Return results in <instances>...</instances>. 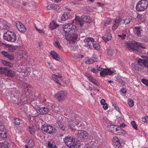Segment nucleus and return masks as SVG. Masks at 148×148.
Masks as SVG:
<instances>
[{"instance_id":"f257e3e1","label":"nucleus","mask_w":148,"mask_h":148,"mask_svg":"<svg viewBox=\"0 0 148 148\" xmlns=\"http://www.w3.org/2000/svg\"><path fill=\"white\" fill-rule=\"evenodd\" d=\"M63 29L64 33L66 34L65 38L70 42H75L77 39V33L78 29L75 25L71 23H68L63 25Z\"/></svg>"},{"instance_id":"f03ea898","label":"nucleus","mask_w":148,"mask_h":148,"mask_svg":"<svg viewBox=\"0 0 148 148\" xmlns=\"http://www.w3.org/2000/svg\"><path fill=\"white\" fill-rule=\"evenodd\" d=\"M63 140L66 145L70 148H75L78 144L77 140L75 141V138L71 136H66Z\"/></svg>"},{"instance_id":"7ed1b4c3","label":"nucleus","mask_w":148,"mask_h":148,"mask_svg":"<svg viewBox=\"0 0 148 148\" xmlns=\"http://www.w3.org/2000/svg\"><path fill=\"white\" fill-rule=\"evenodd\" d=\"M94 41L95 40L93 38L89 37L85 39L84 42L85 43V46L90 48L92 47V44L95 49L96 50L99 49H100L99 44L96 42L93 43Z\"/></svg>"},{"instance_id":"20e7f679","label":"nucleus","mask_w":148,"mask_h":148,"mask_svg":"<svg viewBox=\"0 0 148 148\" xmlns=\"http://www.w3.org/2000/svg\"><path fill=\"white\" fill-rule=\"evenodd\" d=\"M3 37L5 40L11 42H15L17 39L16 34L13 32L9 31L4 33Z\"/></svg>"},{"instance_id":"39448f33","label":"nucleus","mask_w":148,"mask_h":148,"mask_svg":"<svg viewBox=\"0 0 148 148\" xmlns=\"http://www.w3.org/2000/svg\"><path fill=\"white\" fill-rule=\"evenodd\" d=\"M75 21V23L77 25H80L81 26L83 25L85 22L87 23H90L91 21V20L89 16H82L80 18L78 16H76L74 19L73 21Z\"/></svg>"},{"instance_id":"423d86ee","label":"nucleus","mask_w":148,"mask_h":148,"mask_svg":"<svg viewBox=\"0 0 148 148\" xmlns=\"http://www.w3.org/2000/svg\"><path fill=\"white\" fill-rule=\"evenodd\" d=\"M148 7V1L147 0H141L137 4L136 9L138 11H143L146 9Z\"/></svg>"},{"instance_id":"0eeeda50","label":"nucleus","mask_w":148,"mask_h":148,"mask_svg":"<svg viewBox=\"0 0 148 148\" xmlns=\"http://www.w3.org/2000/svg\"><path fill=\"white\" fill-rule=\"evenodd\" d=\"M67 96V92L65 91H60L55 95V97L59 101H62Z\"/></svg>"},{"instance_id":"6e6552de","label":"nucleus","mask_w":148,"mask_h":148,"mask_svg":"<svg viewBox=\"0 0 148 148\" xmlns=\"http://www.w3.org/2000/svg\"><path fill=\"white\" fill-rule=\"evenodd\" d=\"M42 130L46 132L51 134L54 133L55 129L49 125L44 124L42 127Z\"/></svg>"},{"instance_id":"1a4fd4ad","label":"nucleus","mask_w":148,"mask_h":148,"mask_svg":"<svg viewBox=\"0 0 148 148\" xmlns=\"http://www.w3.org/2000/svg\"><path fill=\"white\" fill-rule=\"evenodd\" d=\"M148 60H143L142 59H139L138 60V63L134 65H132L134 66V69L137 71H139L141 69V67L143 65H144L146 62H147Z\"/></svg>"},{"instance_id":"9d476101","label":"nucleus","mask_w":148,"mask_h":148,"mask_svg":"<svg viewBox=\"0 0 148 148\" xmlns=\"http://www.w3.org/2000/svg\"><path fill=\"white\" fill-rule=\"evenodd\" d=\"M77 136L82 140H84L86 138L88 137V134L85 131L79 130L78 131Z\"/></svg>"},{"instance_id":"9b49d317","label":"nucleus","mask_w":148,"mask_h":148,"mask_svg":"<svg viewBox=\"0 0 148 148\" xmlns=\"http://www.w3.org/2000/svg\"><path fill=\"white\" fill-rule=\"evenodd\" d=\"M16 27L17 29L21 32H25L26 30L25 27L20 21H18L16 23Z\"/></svg>"},{"instance_id":"f8f14e48","label":"nucleus","mask_w":148,"mask_h":148,"mask_svg":"<svg viewBox=\"0 0 148 148\" xmlns=\"http://www.w3.org/2000/svg\"><path fill=\"white\" fill-rule=\"evenodd\" d=\"M114 72L111 71L110 69H102L101 71L100 72V75L101 77H105L107 75H111Z\"/></svg>"},{"instance_id":"ddd939ff","label":"nucleus","mask_w":148,"mask_h":148,"mask_svg":"<svg viewBox=\"0 0 148 148\" xmlns=\"http://www.w3.org/2000/svg\"><path fill=\"white\" fill-rule=\"evenodd\" d=\"M121 24V23L120 17H117L113 22V25L112 27V29L113 30H116L118 27L119 24Z\"/></svg>"},{"instance_id":"4468645a","label":"nucleus","mask_w":148,"mask_h":148,"mask_svg":"<svg viewBox=\"0 0 148 148\" xmlns=\"http://www.w3.org/2000/svg\"><path fill=\"white\" fill-rule=\"evenodd\" d=\"M112 141L115 148H121V146L119 140L116 137H114L113 138Z\"/></svg>"},{"instance_id":"2eb2a0df","label":"nucleus","mask_w":148,"mask_h":148,"mask_svg":"<svg viewBox=\"0 0 148 148\" xmlns=\"http://www.w3.org/2000/svg\"><path fill=\"white\" fill-rule=\"evenodd\" d=\"M97 60V58L93 57L91 58L86 57L84 60V61L87 64H90L96 62Z\"/></svg>"},{"instance_id":"dca6fc26","label":"nucleus","mask_w":148,"mask_h":148,"mask_svg":"<svg viewBox=\"0 0 148 148\" xmlns=\"http://www.w3.org/2000/svg\"><path fill=\"white\" fill-rule=\"evenodd\" d=\"M112 36L110 34L109 30H108L105 33L104 36L102 37V39L105 42H107L110 40Z\"/></svg>"},{"instance_id":"f3484780","label":"nucleus","mask_w":148,"mask_h":148,"mask_svg":"<svg viewBox=\"0 0 148 148\" xmlns=\"http://www.w3.org/2000/svg\"><path fill=\"white\" fill-rule=\"evenodd\" d=\"M52 77L54 81L57 84L61 85L60 82L61 80V78L62 77V76L60 75H56L53 74L52 75Z\"/></svg>"},{"instance_id":"a211bd4d","label":"nucleus","mask_w":148,"mask_h":148,"mask_svg":"<svg viewBox=\"0 0 148 148\" xmlns=\"http://www.w3.org/2000/svg\"><path fill=\"white\" fill-rule=\"evenodd\" d=\"M135 41H133L132 42H127L126 45L127 47L129 49L135 50L136 49L135 47H137V45L135 43Z\"/></svg>"},{"instance_id":"6ab92c4d","label":"nucleus","mask_w":148,"mask_h":148,"mask_svg":"<svg viewBox=\"0 0 148 148\" xmlns=\"http://www.w3.org/2000/svg\"><path fill=\"white\" fill-rule=\"evenodd\" d=\"M40 113L41 114H45L48 113L49 111V109L45 107L39 108V109Z\"/></svg>"},{"instance_id":"aec40b11","label":"nucleus","mask_w":148,"mask_h":148,"mask_svg":"<svg viewBox=\"0 0 148 148\" xmlns=\"http://www.w3.org/2000/svg\"><path fill=\"white\" fill-rule=\"evenodd\" d=\"M1 53L4 56L8 58L11 60H12L14 59V57L13 56L9 55L7 52L5 51H1Z\"/></svg>"},{"instance_id":"412c9836","label":"nucleus","mask_w":148,"mask_h":148,"mask_svg":"<svg viewBox=\"0 0 148 148\" xmlns=\"http://www.w3.org/2000/svg\"><path fill=\"white\" fill-rule=\"evenodd\" d=\"M86 76L90 81L93 84H95L96 85H97V81L95 79L88 74H86Z\"/></svg>"},{"instance_id":"4be33fe9","label":"nucleus","mask_w":148,"mask_h":148,"mask_svg":"<svg viewBox=\"0 0 148 148\" xmlns=\"http://www.w3.org/2000/svg\"><path fill=\"white\" fill-rule=\"evenodd\" d=\"M51 55L55 60L59 61L60 60V56L55 51H52L51 52Z\"/></svg>"},{"instance_id":"5701e85b","label":"nucleus","mask_w":148,"mask_h":148,"mask_svg":"<svg viewBox=\"0 0 148 148\" xmlns=\"http://www.w3.org/2000/svg\"><path fill=\"white\" fill-rule=\"evenodd\" d=\"M108 130L110 132L113 133L115 134L116 132V130L115 128H118V127H116V126L113 125H109L108 126Z\"/></svg>"},{"instance_id":"b1692460","label":"nucleus","mask_w":148,"mask_h":148,"mask_svg":"<svg viewBox=\"0 0 148 148\" xmlns=\"http://www.w3.org/2000/svg\"><path fill=\"white\" fill-rule=\"evenodd\" d=\"M70 14L69 12H66L62 15L61 19L62 21H65L68 20L69 18Z\"/></svg>"},{"instance_id":"393cba45","label":"nucleus","mask_w":148,"mask_h":148,"mask_svg":"<svg viewBox=\"0 0 148 148\" xmlns=\"http://www.w3.org/2000/svg\"><path fill=\"white\" fill-rule=\"evenodd\" d=\"M123 34L122 35H119L118 36L122 39H124L126 36H129V33H130V30L129 29H126L124 31Z\"/></svg>"},{"instance_id":"a878e982","label":"nucleus","mask_w":148,"mask_h":148,"mask_svg":"<svg viewBox=\"0 0 148 148\" xmlns=\"http://www.w3.org/2000/svg\"><path fill=\"white\" fill-rule=\"evenodd\" d=\"M15 124L17 125L22 126L23 124V121L18 118L15 119L14 120Z\"/></svg>"},{"instance_id":"bb28decb","label":"nucleus","mask_w":148,"mask_h":148,"mask_svg":"<svg viewBox=\"0 0 148 148\" xmlns=\"http://www.w3.org/2000/svg\"><path fill=\"white\" fill-rule=\"evenodd\" d=\"M116 131V132L115 134L118 135H120L121 134H123L124 132V130L121 129L120 127H118V128H115Z\"/></svg>"},{"instance_id":"cd10ccee","label":"nucleus","mask_w":148,"mask_h":148,"mask_svg":"<svg viewBox=\"0 0 148 148\" xmlns=\"http://www.w3.org/2000/svg\"><path fill=\"white\" fill-rule=\"evenodd\" d=\"M1 148H8L9 147V143L7 142L0 143Z\"/></svg>"},{"instance_id":"c85d7f7f","label":"nucleus","mask_w":148,"mask_h":148,"mask_svg":"<svg viewBox=\"0 0 148 148\" xmlns=\"http://www.w3.org/2000/svg\"><path fill=\"white\" fill-rule=\"evenodd\" d=\"M58 25L54 21H52L49 25V27L51 29L53 30L57 27Z\"/></svg>"},{"instance_id":"c756f323","label":"nucleus","mask_w":148,"mask_h":148,"mask_svg":"<svg viewBox=\"0 0 148 148\" xmlns=\"http://www.w3.org/2000/svg\"><path fill=\"white\" fill-rule=\"evenodd\" d=\"M132 19L129 18H127L125 19H123L121 20V24H127L130 23Z\"/></svg>"},{"instance_id":"7c9ffc66","label":"nucleus","mask_w":148,"mask_h":148,"mask_svg":"<svg viewBox=\"0 0 148 148\" xmlns=\"http://www.w3.org/2000/svg\"><path fill=\"white\" fill-rule=\"evenodd\" d=\"M22 86H24V88L25 89V91L26 92L27 91L26 93H29L30 90H29V86L27 84L25 83H23L22 84Z\"/></svg>"},{"instance_id":"2f4dec72","label":"nucleus","mask_w":148,"mask_h":148,"mask_svg":"<svg viewBox=\"0 0 148 148\" xmlns=\"http://www.w3.org/2000/svg\"><path fill=\"white\" fill-rule=\"evenodd\" d=\"M29 130L30 133L31 134H33L35 133L36 129L34 126L31 125L29 126Z\"/></svg>"},{"instance_id":"473e14b6","label":"nucleus","mask_w":148,"mask_h":148,"mask_svg":"<svg viewBox=\"0 0 148 148\" xmlns=\"http://www.w3.org/2000/svg\"><path fill=\"white\" fill-rule=\"evenodd\" d=\"M1 63L4 66H7L9 67H11L12 66V64L10 62L3 60H1Z\"/></svg>"},{"instance_id":"72a5a7b5","label":"nucleus","mask_w":148,"mask_h":148,"mask_svg":"<svg viewBox=\"0 0 148 148\" xmlns=\"http://www.w3.org/2000/svg\"><path fill=\"white\" fill-rule=\"evenodd\" d=\"M7 74H6L5 75L11 77H13L15 75V73L14 71H12L11 70H8V72H7Z\"/></svg>"},{"instance_id":"f704fd0d","label":"nucleus","mask_w":148,"mask_h":148,"mask_svg":"<svg viewBox=\"0 0 148 148\" xmlns=\"http://www.w3.org/2000/svg\"><path fill=\"white\" fill-rule=\"evenodd\" d=\"M112 22L110 18H108L104 22L103 27L106 28L109 24H110Z\"/></svg>"},{"instance_id":"c9c22d12","label":"nucleus","mask_w":148,"mask_h":148,"mask_svg":"<svg viewBox=\"0 0 148 148\" xmlns=\"http://www.w3.org/2000/svg\"><path fill=\"white\" fill-rule=\"evenodd\" d=\"M8 69L5 68L0 67V74H4L5 75L7 74Z\"/></svg>"},{"instance_id":"e433bc0d","label":"nucleus","mask_w":148,"mask_h":148,"mask_svg":"<svg viewBox=\"0 0 148 148\" xmlns=\"http://www.w3.org/2000/svg\"><path fill=\"white\" fill-rule=\"evenodd\" d=\"M57 123L60 127L62 130H64L65 129V126H64L63 123L60 121H59L57 122Z\"/></svg>"},{"instance_id":"4c0bfd02","label":"nucleus","mask_w":148,"mask_h":148,"mask_svg":"<svg viewBox=\"0 0 148 148\" xmlns=\"http://www.w3.org/2000/svg\"><path fill=\"white\" fill-rule=\"evenodd\" d=\"M54 45L55 46L59 49L62 50V47L60 45L59 42L58 41H56L55 42Z\"/></svg>"},{"instance_id":"58836bf2","label":"nucleus","mask_w":148,"mask_h":148,"mask_svg":"<svg viewBox=\"0 0 148 148\" xmlns=\"http://www.w3.org/2000/svg\"><path fill=\"white\" fill-rule=\"evenodd\" d=\"M28 145L30 147H33L34 146L35 143L32 139H31L29 141Z\"/></svg>"},{"instance_id":"ea45409f","label":"nucleus","mask_w":148,"mask_h":148,"mask_svg":"<svg viewBox=\"0 0 148 148\" xmlns=\"http://www.w3.org/2000/svg\"><path fill=\"white\" fill-rule=\"evenodd\" d=\"M128 103L130 107H132L134 105L133 101L132 99H128L127 100Z\"/></svg>"},{"instance_id":"a19ab883","label":"nucleus","mask_w":148,"mask_h":148,"mask_svg":"<svg viewBox=\"0 0 148 148\" xmlns=\"http://www.w3.org/2000/svg\"><path fill=\"white\" fill-rule=\"evenodd\" d=\"M25 66H21L18 69V71L19 72H22L25 73Z\"/></svg>"},{"instance_id":"79ce46f5","label":"nucleus","mask_w":148,"mask_h":148,"mask_svg":"<svg viewBox=\"0 0 148 148\" xmlns=\"http://www.w3.org/2000/svg\"><path fill=\"white\" fill-rule=\"evenodd\" d=\"M142 121L146 123H148V116H145L142 118Z\"/></svg>"},{"instance_id":"37998d69","label":"nucleus","mask_w":148,"mask_h":148,"mask_svg":"<svg viewBox=\"0 0 148 148\" xmlns=\"http://www.w3.org/2000/svg\"><path fill=\"white\" fill-rule=\"evenodd\" d=\"M141 82L143 84L148 86V80L145 79H141Z\"/></svg>"},{"instance_id":"c03bdc74","label":"nucleus","mask_w":148,"mask_h":148,"mask_svg":"<svg viewBox=\"0 0 148 148\" xmlns=\"http://www.w3.org/2000/svg\"><path fill=\"white\" fill-rule=\"evenodd\" d=\"M135 28L136 30V34L138 36H141V32L140 30V29L137 27H135Z\"/></svg>"},{"instance_id":"a18cd8bd","label":"nucleus","mask_w":148,"mask_h":148,"mask_svg":"<svg viewBox=\"0 0 148 148\" xmlns=\"http://www.w3.org/2000/svg\"><path fill=\"white\" fill-rule=\"evenodd\" d=\"M135 43L136 44V45H137V47H141L143 49L146 48V46L141 45V43L139 42H135Z\"/></svg>"},{"instance_id":"49530a36","label":"nucleus","mask_w":148,"mask_h":148,"mask_svg":"<svg viewBox=\"0 0 148 148\" xmlns=\"http://www.w3.org/2000/svg\"><path fill=\"white\" fill-rule=\"evenodd\" d=\"M16 49V47L14 46H10L8 48V50L10 52H13Z\"/></svg>"},{"instance_id":"de8ad7c7","label":"nucleus","mask_w":148,"mask_h":148,"mask_svg":"<svg viewBox=\"0 0 148 148\" xmlns=\"http://www.w3.org/2000/svg\"><path fill=\"white\" fill-rule=\"evenodd\" d=\"M131 123L133 128H134L135 129L137 130V126L135 121H132L131 122Z\"/></svg>"},{"instance_id":"09e8293b","label":"nucleus","mask_w":148,"mask_h":148,"mask_svg":"<svg viewBox=\"0 0 148 148\" xmlns=\"http://www.w3.org/2000/svg\"><path fill=\"white\" fill-rule=\"evenodd\" d=\"M35 27L36 29V30L38 32L40 33L43 34L45 33V32L43 31V30H42L41 29H39L36 26V25H35Z\"/></svg>"},{"instance_id":"8fccbe9b","label":"nucleus","mask_w":148,"mask_h":148,"mask_svg":"<svg viewBox=\"0 0 148 148\" xmlns=\"http://www.w3.org/2000/svg\"><path fill=\"white\" fill-rule=\"evenodd\" d=\"M108 53L109 56H112L114 53V51L112 49H108Z\"/></svg>"},{"instance_id":"3c124183","label":"nucleus","mask_w":148,"mask_h":148,"mask_svg":"<svg viewBox=\"0 0 148 148\" xmlns=\"http://www.w3.org/2000/svg\"><path fill=\"white\" fill-rule=\"evenodd\" d=\"M53 9L54 10H57L60 8V7L57 4H53Z\"/></svg>"},{"instance_id":"603ef678","label":"nucleus","mask_w":148,"mask_h":148,"mask_svg":"<svg viewBox=\"0 0 148 148\" xmlns=\"http://www.w3.org/2000/svg\"><path fill=\"white\" fill-rule=\"evenodd\" d=\"M6 130L5 128V127L3 125L0 126V133L3 131H6ZM1 134V133H0Z\"/></svg>"},{"instance_id":"864d4df0","label":"nucleus","mask_w":148,"mask_h":148,"mask_svg":"<svg viewBox=\"0 0 148 148\" xmlns=\"http://www.w3.org/2000/svg\"><path fill=\"white\" fill-rule=\"evenodd\" d=\"M114 107L115 109L118 111H119V109L118 107L117 106V105L116 103H114V104H113Z\"/></svg>"},{"instance_id":"5fc2aeb1","label":"nucleus","mask_w":148,"mask_h":148,"mask_svg":"<svg viewBox=\"0 0 148 148\" xmlns=\"http://www.w3.org/2000/svg\"><path fill=\"white\" fill-rule=\"evenodd\" d=\"M103 105V107L104 110H106L108 109V105L107 104V103H106L105 104H104Z\"/></svg>"},{"instance_id":"6e6d98bb","label":"nucleus","mask_w":148,"mask_h":148,"mask_svg":"<svg viewBox=\"0 0 148 148\" xmlns=\"http://www.w3.org/2000/svg\"><path fill=\"white\" fill-rule=\"evenodd\" d=\"M53 4H51L50 5H48L47 7V8L48 10H52L53 9Z\"/></svg>"},{"instance_id":"4d7b16f0","label":"nucleus","mask_w":148,"mask_h":148,"mask_svg":"<svg viewBox=\"0 0 148 148\" xmlns=\"http://www.w3.org/2000/svg\"><path fill=\"white\" fill-rule=\"evenodd\" d=\"M48 146L49 148H53L52 143H51V142L48 141Z\"/></svg>"},{"instance_id":"13d9d810","label":"nucleus","mask_w":148,"mask_h":148,"mask_svg":"<svg viewBox=\"0 0 148 148\" xmlns=\"http://www.w3.org/2000/svg\"><path fill=\"white\" fill-rule=\"evenodd\" d=\"M120 92L122 93V94H124L126 93V89L125 88H122L121 90L120 91Z\"/></svg>"},{"instance_id":"bf43d9fd","label":"nucleus","mask_w":148,"mask_h":148,"mask_svg":"<svg viewBox=\"0 0 148 148\" xmlns=\"http://www.w3.org/2000/svg\"><path fill=\"white\" fill-rule=\"evenodd\" d=\"M73 121L72 120L71 121V122H70V123L69 124V125L70 127H71L72 126L74 127L75 126V123L74 124L73 123Z\"/></svg>"},{"instance_id":"052dcab7","label":"nucleus","mask_w":148,"mask_h":148,"mask_svg":"<svg viewBox=\"0 0 148 148\" xmlns=\"http://www.w3.org/2000/svg\"><path fill=\"white\" fill-rule=\"evenodd\" d=\"M100 103L102 105H103L105 104L106 103L105 100L103 99H102L100 101Z\"/></svg>"},{"instance_id":"680f3d73","label":"nucleus","mask_w":148,"mask_h":148,"mask_svg":"<svg viewBox=\"0 0 148 148\" xmlns=\"http://www.w3.org/2000/svg\"><path fill=\"white\" fill-rule=\"evenodd\" d=\"M79 1L78 0H74L73 1H71V3H73L74 4H75L78 3Z\"/></svg>"},{"instance_id":"e2e57ef3","label":"nucleus","mask_w":148,"mask_h":148,"mask_svg":"<svg viewBox=\"0 0 148 148\" xmlns=\"http://www.w3.org/2000/svg\"><path fill=\"white\" fill-rule=\"evenodd\" d=\"M91 71L95 73H96L97 72V70L94 68L92 69L91 70Z\"/></svg>"},{"instance_id":"0e129e2a","label":"nucleus","mask_w":148,"mask_h":148,"mask_svg":"<svg viewBox=\"0 0 148 148\" xmlns=\"http://www.w3.org/2000/svg\"><path fill=\"white\" fill-rule=\"evenodd\" d=\"M97 68L98 70L99 71H100L101 70V69L102 70V69H103L102 68H101V66H97Z\"/></svg>"},{"instance_id":"69168bd1","label":"nucleus","mask_w":148,"mask_h":148,"mask_svg":"<svg viewBox=\"0 0 148 148\" xmlns=\"http://www.w3.org/2000/svg\"><path fill=\"white\" fill-rule=\"evenodd\" d=\"M126 126V125L125 124H122L121 125L120 127H124Z\"/></svg>"},{"instance_id":"338daca9","label":"nucleus","mask_w":148,"mask_h":148,"mask_svg":"<svg viewBox=\"0 0 148 148\" xmlns=\"http://www.w3.org/2000/svg\"><path fill=\"white\" fill-rule=\"evenodd\" d=\"M144 65L145 66V67L148 68V61L147 62H146Z\"/></svg>"},{"instance_id":"774afa93","label":"nucleus","mask_w":148,"mask_h":148,"mask_svg":"<svg viewBox=\"0 0 148 148\" xmlns=\"http://www.w3.org/2000/svg\"><path fill=\"white\" fill-rule=\"evenodd\" d=\"M48 64L49 67V68H50V69H51V68H53V67H52V65L50 63H48Z\"/></svg>"}]
</instances>
